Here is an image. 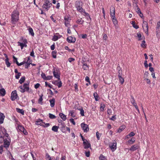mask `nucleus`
<instances>
[{
  "label": "nucleus",
  "mask_w": 160,
  "mask_h": 160,
  "mask_svg": "<svg viewBox=\"0 0 160 160\" xmlns=\"http://www.w3.org/2000/svg\"><path fill=\"white\" fill-rule=\"evenodd\" d=\"M1 131L4 135L3 137L5 138L4 139V148L7 149L9 147L10 145L11 142L10 138L8 134L7 133L6 130L4 127L1 128Z\"/></svg>",
  "instance_id": "obj_1"
},
{
  "label": "nucleus",
  "mask_w": 160,
  "mask_h": 160,
  "mask_svg": "<svg viewBox=\"0 0 160 160\" xmlns=\"http://www.w3.org/2000/svg\"><path fill=\"white\" fill-rule=\"evenodd\" d=\"M29 82H28L24 83L23 85L20 86L18 88V90L22 93H24L25 92L32 93V90L30 89L29 87Z\"/></svg>",
  "instance_id": "obj_2"
},
{
  "label": "nucleus",
  "mask_w": 160,
  "mask_h": 160,
  "mask_svg": "<svg viewBox=\"0 0 160 160\" xmlns=\"http://www.w3.org/2000/svg\"><path fill=\"white\" fill-rule=\"evenodd\" d=\"M19 13L18 10H14L11 15V22L12 24H15L19 20Z\"/></svg>",
  "instance_id": "obj_3"
},
{
  "label": "nucleus",
  "mask_w": 160,
  "mask_h": 160,
  "mask_svg": "<svg viewBox=\"0 0 160 160\" xmlns=\"http://www.w3.org/2000/svg\"><path fill=\"white\" fill-rule=\"evenodd\" d=\"M27 40L23 37L20 38L19 41L18 42V46H20L21 49H22L24 47L26 48L27 47Z\"/></svg>",
  "instance_id": "obj_4"
},
{
  "label": "nucleus",
  "mask_w": 160,
  "mask_h": 160,
  "mask_svg": "<svg viewBox=\"0 0 160 160\" xmlns=\"http://www.w3.org/2000/svg\"><path fill=\"white\" fill-rule=\"evenodd\" d=\"M82 2L78 1L75 3V6L77 11L79 12H82L84 11V9L82 8Z\"/></svg>",
  "instance_id": "obj_5"
},
{
  "label": "nucleus",
  "mask_w": 160,
  "mask_h": 160,
  "mask_svg": "<svg viewBox=\"0 0 160 160\" xmlns=\"http://www.w3.org/2000/svg\"><path fill=\"white\" fill-rule=\"evenodd\" d=\"M52 5V4L48 0H45L42 5V8L45 10L48 11Z\"/></svg>",
  "instance_id": "obj_6"
},
{
  "label": "nucleus",
  "mask_w": 160,
  "mask_h": 160,
  "mask_svg": "<svg viewBox=\"0 0 160 160\" xmlns=\"http://www.w3.org/2000/svg\"><path fill=\"white\" fill-rule=\"evenodd\" d=\"M53 74L54 76L58 80H60V73L58 70L54 68L53 70Z\"/></svg>",
  "instance_id": "obj_7"
},
{
  "label": "nucleus",
  "mask_w": 160,
  "mask_h": 160,
  "mask_svg": "<svg viewBox=\"0 0 160 160\" xmlns=\"http://www.w3.org/2000/svg\"><path fill=\"white\" fill-rule=\"evenodd\" d=\"M142 27L145 33L147 35L148 34V22L145 21H143Z\"/></svg>",
  "instance_id": "obj_8"
},
{
  "label": "nucleus",
  "mask_w": 160,
  "mask_h": 160,
  "mask_svg": "<svg viewBox=\"0 0 160 160\" xmlns=\"http://www.w3.org/2000/svg\"><path fill=\"white\" fill-rule=\"evenodd\" d=\"M70 18L68 16H66L64 17V20L65 25L68 28H69L70 26Z\"/></svg>",
  "instance_id": "obj_9"
},
{
  "label": "nucleus",
  "mask_w": 160,
  "mask_h": 160,
  "mask_svg": "<svg viewBox=\"0 0 160 160\" xmlns=\"http://www.w3.org/2000/svg\"><path fill=\"white\" fill-rule=\"evenodd\" d=\"M18 97L17 92L16 90L13 91L11 94V99L12 101H14L15 99H17Z\"/></svg>",
  "instance_id": "obj_10"
},
{
  "label": "nucleus",
  "mask_w": 160,
  "mask_h": 160,
  "mask_svg": "<svg viewBox=\"0 0 160 160\" xmlns=\"http://www.w3.org/2000/svg\"><path fill=\"white\" fill-rule=\"evenodd\" d=\"M156 35L158 38L160 37V22H158L156 27Z\"/></svg>",
  "instance_id": "obj_11"
},
{
  "label": "nucleus",
  "mask_w": 160,
  "mask_h": 160,
  "mask_svg": "<svg viewBox=\"0 0 160 160\" xmlns=\"http://www.w3.org/2000/svg\"><path fill=\"white\" fill-rule=\"evenodd\" d=\"M46 157L48 160H58L59 158L58 156L51 157L48 153L46 154Z\"/></svg>",
  "instance_id": "obj_12"
},
{
  "label": "nucleus",
  "mask_w": 160,
  "mask_h": 160,
  "mask_svg": "<svg viewBox=\"0 0 160 160\" xmlns=\"http://www.w3.org/2000/svg\"><path fill=\"white\" fill-rule=\"evenodd\" d=\"M81 126L84 132H87L89 130V127L88 125L84 123H82L81 124Z\"/></svg>",
  "instance_id": "obj_13"
},
{
  "label": "nucleus",
  "mask_w": 160,
  "mask_h": 160,
  "mask_svg": "<svg viewBox=\"0 0 160 160\" xmlns=\"http://www.w3.org/2000/svg\"><path fill=\"white\" fill-rule=\"evenodd\" d=\"M18 129L21 132H23L24 134L27 135L28 134V132L25 129L24 127L21 125H18Z\"/></svg>",
  "instance_id": "obj_14"
},
{
  "label": "nucleus",
  "mask_w": 160,
  "mask_h": 160,
  "mask_svg": "<svg viewBox=\"0 0 160 160\" xmlns=\"http://www.w3.org/2000/svg\"><path fill=\"white\" fill-rule=\"evenodd\" d=\"M139 148V146L137 144L132 145L129 149L131 152H133L138 149Z\"/></svg>",
  "instance_id": "obj_15"
},
{
  "label": "nucleus",
  "mask_w": 160,
  "mask_h": 160,
  "mask_svg": "<svg viewBox=\"0 0 160 160\" xmlns=\"http://www.w3.org/2000/svg\"><path fill=\"white\" fill-rule=\"evenodd\" d=\"M117 143L116 141H114L111 145L110 146V148L112 152L115 151L117 148Z\"/></svg>",
  "instance_id": "obj_16"
},
{
  "label": "nucleus",
  "mask_w": 160,
  "mask_h": 160,
  "mask_svg": "<svg viewBox=\"0 0 160 160\" xmlns=\"http://www.w3.org/2000/svg\"><path fill=\"white\" fill-rule=\"evenodd\" d=\"M67 41L69 43H74L76 41V38L74 37L69 36L67 37Z\"/></svg>",
  "instance_id": "obj_17"
},
{
  "label": "nucleus",
  "mask_w": 160,
  "mask_h": 160,
  "mask_svg": "<svg viewBox=\"0 0 160 160\" xmlns=\"http://www.w3.org/2000/svg\"><path fill=\"white\" fill-rule=\"evenodd\" d=\"M83 144L85 149L91 147V144L90 142L88 141L87 140H85V141L83 142Z\"/></svg>",
  "instance_id": "obj_18"
},
{
  "label": "nucleus",
  "mask_w": 160,
  "mask_h": 160,
  "mask_svg": "<svg viewBox=\"0 0 160 160\" xmlns=\"http://www.w3.org/2000/svg\"><path fill=\"white\" fill-rule=\"evenodd\" d=\"M62 37V35H60L59 33H57L56 35H54L52 39V40L54 41H56L58 39Z\"/></svg>",
  "instance_id": "obj_19"
},
{
  "label": "nucleus",
  "mask_w": 160,
  "mask_h": 160,
  "mask_svg": "<svg viewBox=\"0 0 160 160\" xmlns=\"http://www.w3.org/2000/svg\"><path fill=\"white\" fill-rule=\"evenodd\" d=\"M5 118V116L4 114L0 112V124H2Z\"/></svg>",
  "instance_id": "obj_20"
},
{
  "label": "nucleus",
  "mask_w": 160,
  "mask_h": 160,
  "mask_svg": "<svg viewBox=\"0 0 160 160\" xmlns=\"http://www.w3.org/2000/svg\"><path fill=\"white\" fill-rule=\"evenodd\" d=\"M49 101L50 103V106L52 108L54 107L55 103V99L54 98H52L49 100Z\"/></svg>",
  "instance_id": "obj_21"
},
{
  "label": "nucleus",
  "mask_w": 160,
  "mask_h": 160,
  "mask_svg": "<svg viewBox=\"0 0 160 160\" xmlns=\"http://www.w3.org/2000/svg\"><path fill=\"white\" fill-rule=\"evenodd\" d=\"M135 135V133L133 132H131L129 134L127 135L125 137V139H128L130 137L134 136Z\"/></svg>",
  "instance_id": "obj_22"
},
{
  "label": "nucleus",
  "mask_w": 160,
  "mask_h": 160,
  "mask_svg": "<svg viewBox=\"0 0 160 160\" xmlns=\"http://www.w3.org/2000/svg\"><path fill=\"white\" fill-rule=\"evenodd\" d=\"M28 30L29 32V34L32 36H33L34 35V33L32 29L30 27H28Z\"/></svg>",
  "instance_id": "obj_23"
},
{
  "label": "nucleus",
  "mask_w": 160,
  "mask_h": 160,
  "mask_svg": "<svg viewBox=\"0 0 160 160\" xmlns=\"http://www.w3.org/2000/svg\"><path fill=\"white\" fill-rule=\"evenodd\" d=\"M135 141V139L134 138H132L129 140H128L127 142L128 144L131 145L133 144Z\"/></svg>",
  "instance_id": "obj_24"
},
{
  "label": "nucleus",
  "mask_w": 160,
  "mask_h": 160,
  "mask_svg": "<svg viewBox=\"0 0 160 160\" xmlns=\"http://www.w3.org/2000/svg\"><path fill=\"white\" fill-rule=\"evenodd\" d=\"M131 24H132V26L134 28L136 29H137L139 28L138 26L135 24V21H132L130 22Z\"/></svg>",
  "instance_id": "obj_25"
},
{
  "label": "nucleus",
  "mask_w": 160,
  "mask_h": 160,
  "mask_svg": "<svg viewBox=\"0 0 160 160\" xmlns=\"http://www.w3.org/2000/svg\"><path fill=\"white\" fill-rule=\"evenodd\" d=\"M126 128L125 125H123L121 126L118 130V132H122Z\"/></svg>",
  "instance_id": "obj_26"
},
{
  "label": "nucleus",
  "mask_w": 160,
  "mask_h": 160,
  "mask_svg": "<svg viewBox=\"0 0 160 160\" xmlns=\"http://www.w3.org/2000/svg\"><path fill=\"white\" fill-rule=\"evenodd\" d=\"M6 55V58L5 60V63L6 65H7V67H9L10 66L11 64L9 62V59L7 57V56Z\"/></svg>",
  "instance_id": "obj_27"
},
{
  "label": "nucleus",
  "mask_w": 160,
  "mask_h": 160,
  "mask_svg": "<svg viewBox=\"0 0 160 160\" xmlns=\"http://www.w3.org/2000/svg\"><path fill=\"white\" fill-rule=\"evenodd\" d=\"M6 94V91L4 89L2 88L0 89V95L2 96H4Z\"/></svg>",
  "instance_id": "obj_28"
},
{
  "label": "nucleus",
  "mask_w": 160,
  "mask_h": 160,
  "mask_svg": "<svg viewBox=\"0 0 160 160\" xmlns=\"http://www.w3.org/2000/svg\"><path fill=\"white\" fill-rule=\"evenodd\" d=\"M82 63V68L84 70H87L88 69V65L85 63L84 61Z\"/></svg>",
  "instance_id": "obj_29"
},
{
  "label": "nucleus",
  "mask_w": 160,
  "mask_h": 160,
  "mask_svg": "<svg viewBox=\"0 0 160 160\" xmlns=\"http://www.w3.org/2000/svg\"><path fill=\"white\" fill-rule=\"evenodd\" d=\"M36 122H37L36 124L37 125H40L41 126V125H43V123L44 122H43L42 120L38 119L36 121Z\"/></svg>",
  "instance_id": "obj_30"
},
{
  "label": "nucleus",
  "mask_w": 160,
  "mask_h": 160,
  "mask_svg": "<svg viewBox=\"0 0 160 160\" xmlns=\"http://www.w3.org/2000/svg\"><path fill=\"white\" fill-rule=\"evenodd\" d=\"M58 128L59 127L56 126H54L52 127V130L54 132H58Z\"/></svg>",
  "instance_id": "obj_31"
},
{
  "label": "nucleus",
  "mask_w": 160,
  "mask_h": 160,
  "mask_svg": "<svg viewBox=\"0 0 160 160\" xmlns=\"http://www.w3.org/2000/svg\"><path fill=\"white\" fill-rule=\"evenodd\" d=\"M59 116L63 121H65L66 119V116L63 113H60Z\"/></svg>",
  "instance_id": "obj_32"
},
{
  "label": "nucleus",
  "mask_w": 160,
  "mask_h": 160,
  "mask_svg": "<svg viewBox=\"0 0 160 160\" xmlns=\"http://www.w3.org/2000/svg\"><path fill=\"white\" fill-rule=\"evenodd\" d=\"M118 77L120 82L122 84H123L124 81V78L122 77V76H120V74L119 75H118Z\"/></svg>",
  "instance_id": "obj_33"
},
{
  "label": "nucleus",
  "mask_w": 160,
  "mask_h": 160,
  "mask_svg": "<svg viewBox=\"0 0 160 160\" xmlns=\"http://www.w3.org/2000/svg\"><path fill=\"white\" fill-rule=\"evenodd\" d=\"M17 111L18 112L21 113L22 115H23L24 114V112L22 109H20L19 108H16Z\"/></svg>",
  "instance_id": "obj_34"
},
{
  "label": "nucleus",
  "mask_w": 160,
  "mask_h": 160,
  "mask_svg": "<svg viewBox=\"0 0 160 160\" xmlns=\"http://www.w3.org/2000/svg\"><path fill=\"white\" fill-rule=\"evenodd\" d=\"M110 14L111 13H114L115 11V9L114 7L113 6H111L110 8Z\"/></svg>",
  "instance_id": "obj_35"
},
{
  "label": "nucleus",
  "mask_w": 160,
  "mask_h": 160,
  "mask_svg": "<svg viewBox=\"0 0 160 160\" xmlns=\"http://www.w3.org/2000/svg\"><path fill=\"white\" fill-rule=\"evenodd\" d=\"M69 114L73 118L74 117L76 116V114L74 110L70 111L69 112Z\"/></svg>",
  "instance_id": "obj_36"
},
{
  "label": "nucleus",
  "mask_w": 160,
  "mask_h": 160,
  "mask_svg": "<svg viewBox=\"0 0 160 160\" xmlns=\"http://www.w3.org/2000/svg\"><path fill=\"white\" fill-rule=\"evenodd\" d=\"M84 11H83L82 12H80V13H81L82 14H83V15H84V16L90 18L89 14L88 13L86 12L84 9Z\"/></svg>",
  "instance_id": "obj_37"
},
{
  "label": "nucleus",
  "mask_w": 160,
  "mask_h": 160,
  "mask_svg": "<svg viewBox=\"0 0 160 160\" xmlns=\"http://www.w3.org/2000/svg\"><path fill=\"white\" fill-rule=\"evenodd\" d=\"M84 11H83L82 12H80V13H81L82 14H83V15H84V16L90 18L89 14L88 13L86 12L84 9Z\"/></svg>",
  "instance_id": "obj_38"
},
{
  "label": "nucleus",
  "mask_w": 160,
  "mask_h": 160,
  "mask_svg": "<svg viewBox=\"0 0 160 160\" xmlns=\"http://www.w3.org/2000/svg\"><path fill=\"white\" fill-rule=\"evenodd\" d=\"M99 160H107L106 158L103 155L101 154L99 158Z\"/></svg>",
  "instance_id": "obj_39"
},
{
  "label": "nucleus",
  "mask_w": 160,
  "mask_h": 160,
  "mask_svg": "<svg viewBox=\"0 0 160 160\" xmlns=\"http://www.w3.org/2000/svg\"><path fill=\"white\" fill-rule=\"evenodd\" d=\"M131 102L133 105H135V104H136V103L135 102V100L133 97L132 96H131Z\"/></svg>",
  "instance_id": "obj_40"
},
{
  "label": "nucleus",
  "mask_w": 160,
  "mask_h": 160,
  "mask_svg": "<svg viewBox=\"0 0 160 160\" xmlns=\"http://www.w3.org/2000/svg\"><path fill=\"white\" fill-rule=\"evenodd\" d=\"M84 21L82 18L78 19L76 21V23L78 24H82L84 22Z\"/></svg>",
  "instance_id": "obj_41"
},
{
  "label": "nucleus",
  "mask_w": 160,
  "mask_h": 160,
  "mask_svg": "<svg viewBox=\"0 0 160 160\" xmlns=\"http://www.w3.org/2000/svg\"><path fill=\"white\" fill-rule=\"evenodd\" d=\"M112 19L113 24L115 26H116L118 24V21L116 18H112Z\"/></svg>",
  "instance_id": "obj_42"
},
{
  "label": "nucleus",
  "mask_w": 160,
  "mask_h": 160,
  "mask_svg": "<svg viewBox=\"0 0 160 160\" xmlns=\"http://www.w3.org/2000/svg\"><path fill=\"white\" fill-rule=\"evenodd\" d=\"M25 80V77H22L19 81V82L20 84L23 83Z\"/></svg>",
  "instance_id": "obj_43"
},
{
  "label": "nucleus",
  "mask_w": 160,
  "mask_h": 160,
  "mask_svg": "<svg viewBox=\"0 0 160 160\" xmlns=\"http://www.w3.org/2000/svg\"><path fill=\"white\" fill-rule=\"evenodd\" d=\"M93 96L95 100L98 101V100L99 97L97 93L96 92H94L93 94Z\"/></svg>",
  "instance_id": "obj_44"
},
{
  "label": "nucleus",
  "mask_w": 160,
  "mask_h": 160,
  "mask_svg": "<svg viewBox=\"0 0 160 160\" xmlns=\"http://www.w3.org/2000/svg\"><path fill=\"white\" fill-rule=\"evenodd\" d=\"M102 135V133H100L98 132H97L96 133V136L98 140H99L100 139V138Z\"/></svg>",
  "instance_id": "obj_45"
},
{
  "label": "nucleus",
  "mask_w": 160,
  "mask_h": 160,
  "mask_svg": "<svg viewBox=\"0 0 160 160\" xmlns=\"http://www.w3.org/2000/svg\"><path fill=\"white\" fill-rule=\"evenodd\" d=\"M5 138L3 137H2V136L0 135V143H2L3 142H4V140Z\"/></svg>",
  "instance_id": "obj_46"
},
{
  "label": "nucleus",
  "mask_w": 160,
  "mask_h": 160,
  "mask_svg": "<svg viewBox=\"0 0 160 160\" xmlns=\"http://www.w3.org/2000/svg\"><path fill=\"white\" fill-rule=\"evenodd\" d=\"M146 42L145 40H143L142 41V43L141 44V47L143 48H145L146 47Z\"/></svg>",
  "instance_id": "obj_47"
},
{
  "label": "nucleus",
  "mask_w": 160,
  "mask_h": 160,
  "mask_svg": "<svg viewBox=\"0 0 160 160\" xmlns=\"http://www.w3.org/2000/svg\"><path fill=\"white\" fill-rule=\"evenodd\" d=\"M57 52L55 51H53L52 52V54L53 58H56L57 57L56 55Z\"/></svg>",
  "instance_id": "obj_48"
},
{
  "label": "nucleus",
  "mask_w": 160,
  "mask_h": 160,
  "mask_svg": "<svg viewBox=\"0 0 160 160\" xmlns=\"http://www.w3.org/2000/svg\"><path fill=\"white\" fill-rule=\"evenodd\" d=\"M49 117L51 119H54L56 118V117L54 115L50 113H49Z\"/></svg>",
  "instance_id": "obj_49"
},
{
  "label": "nucleus",
  "mask_w": 160,
  "mask_h": 160,
  "mask_svg": "<svg viewBox=\"0 0 160 160\" xmlns=\"http://www.w3.org/2000/svg\"><path fill=\"white\" fill-rule=\"evenodd\" d=\"M105 108V105L104 104H101L100 109L101 111H103Z\"/></svg>",
  "instance_id": "obj_50"
},
{
  "label": "nucleus",
  "mask_w": 160,
  "mask_h": 160,
  "mask_svg": "<svg viewBox=\"0 0 160 160\" xmlns=\"http://www.w3.org/2000/svg\"><path fill=\"white\" fill-rule=\"evenodd\" d=\"M137 37L138 38V40H141L142 39L141 35L140 32L137 33Z\"/></svg>",
  "instance_id": "obj_51"
},
{
  "label": "nucleus",
  "mask_w": 160,
  "mask_h": 160,
  "mask_svg": "<svg viewBox=\"0 0 160 160\" xmlns=\"http://www.w3.org/2000/svg\"><path fill=\"white\" fill-rule=\"evenodd\" d=\"M45 86L46 87L48 86V87H49L50 88H52V86L50 83H48L47 82H45Z\"/></svg>",
  "instance_id": "obj_52"
},
{
  "label": "nucleus",
  "mask_w": 160,
  "mask_h": 160,
  "mask_svg": "<svg viewBox=\"0 0 160 160\" xmlns=\"http://www.w3.org/2000/svg\"><path fill=\"white\" fill-rule=\"evenodd\" d=\"M144 79L146 81V82L147 84H151V81L149 79L147 78H144Z\"/></svg>",
  "instance_id": "obj_53"
},
{
  "label": "nucleus",
  "mask_w": 160,
  "mask_h": 160,
  "mask_svg": "<svg viewBox=\"0 0 160 160\" xmlns=\"http://www.w3.org/2000/svg\"><path fill=\"white\" fill-rule=\"evenodd\" d=\"M43 100L42 96H40L39 99L38 101V103H40L41 104H42V101Z\"/></svg>",
  "instance_id": "obj_54"
},
{
  "label": "nucleus",
  "mask_w": 160,
  "mask_h": 160,
  "mask_svg": "<svg viewBox=\"0 0 160 160\" xmlns=\"http://www.w3.org/2000/svg\"><path fill=\"white\" fill-rule=\"evenodd\" d=\"M50 125V124L49 123H45L44 122L43 123V125H41V126L45 128H47L49 127Z\"/></svg>",
  "instance_id": "obj_55"
},
{
  "label": "nucleus",
  "mask_w": 160,
  "mask_h": 160,
  "mask_svg": "<svg viewBox=\"0 0 160 160\" xmlns=\"http://www.w3.org/2000/svg\"><path fill=\"white\" fill-rule=\"evenodd\" d=\"M133 2V6H136L137 7H138V5L137 4V3H138V0H132Z\"/></svg>",
  "instance_id": "obj_56"
},
{
  "label": "nucleus",
  "mask_w": 160,
  "mask_h": 160,
  "mask_svg": "<svg viewBox=\"0 0 160 160\" xmlns=\"http://www.w3.org/2000/svg\"><path fill=\"white\" fill-rule=\"evenodd\" d=\"M52 78V76H48L46 77V78L45 79V80H49L51 79Z\"/></svg>",
  "instance_id": "obj_57"
},
{
  "label": "nucleus",
  "mask_w": 160,
  "mask_h": 160,
  "mask_svg": "<svg viewBox=\"0 0 160 160\" xmlns=\"http://www.w3.org/2000/svg\"><path fill=\"white\" fill-rule=\"evenodd\" d=\"M41 76L42 78L44 80H45V79L46 78V76L45 73H42L41 74Z\"/></svg>",
  "instance_id": "obj_58"
},
{
  "label": "nucleus",
  "mask_w": 160,
  "mask_h": 160,
  "mask_svg": "<svg viewBox=\"0 0 160 160\" xmlns=\"http://www.w3.org/2000/svg\"><path fill=\"white\" fill-rule=\"evenodd\" d=\"M149 74V73L148 72H145L144 74V77L143 78H147V77L148 76Z\"/></svg>",
  "instance_id": "obj_59"
},
{
  "label": "nucleus",
  "mask_w": 160,
  "mask_h": 160,
  "mask_svg": "<svg viewBox=\"0 0 160 160\" xmlns=\"http://www.w3.org/2000/svg\"><path fill=\"white\" fill-rule=\"evenodd\" d=\"M79 110L80 111V114L82 116H84V111L82 109H80Z\"/></svg>",
  "instance_id": "obj_60"
},
{
  "label": "nucleus",
  "mask_w": 160,
  "mask_h": 160,
  "mask_svg": "<svg viewBox=\"0 0 160 160\" xmlns=\"http://www.w3.org/2000/svg\"><path fill=\"white\" fill-rule=\"evenodd\" d=\"M13 62H16L17 64H18V62L17 60V58H16L14 56H13Z\"/></svg>",
  "instance_id": "obj_61"
},
{
  "label": "nucleus",
  "mask_w": 160,
  "mask_h": 160,
  "mask_svg": "<svg viewBox=\"0 0 160 160\" xmlns=\"http://www.w3.org/2000/svg\"><path fill=\"white\" fill-rule=\"evenodd\" d=\"M24 64L25 66V68H28L30 64L29 63H28V62H25V63Z\"/></svg>",
  "instance_id": "obj_62"
},
{
  "label": "nucleus",
  "mask_w": 160,
  "mask_h": 160,
  "mask_svg": "<svg viewBox=\"0 0 160 160\" xmlns=\"http://www.w3.org/2000/svg\"><path fill=\"white\" fill-rule=\"evenodd\" d=\"M21 75V73L20 72L18 73L15 76V78L17 79H18L20 76Z\"/></svg>",
  "instance_id": "obj_63"
},
{
  "label": "nucleus",
  "mask_w": 160,
  "mask_h": 160,
  "mask_svg": "<svg viewBox=\"0 0 160 160\" xmlns=\"http://www.w3.org/2000/svg\"><path fill=\"white\" fill-rule=\"evenodd\" d=\"M108 114L109 115H110L112 113V110L111 109H108L107 110Z\"/></svg>",
  "instance_id": "obj_64"
}]
</instances>
